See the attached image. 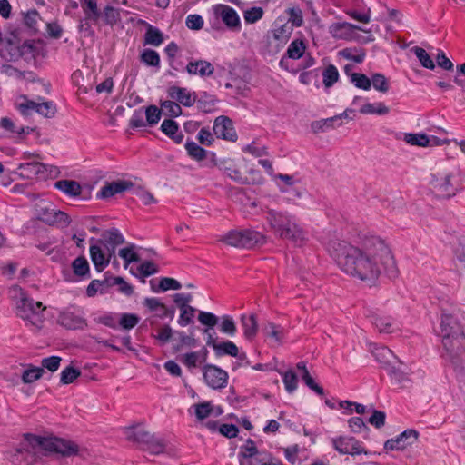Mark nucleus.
<instances>
[{
    "label": "nucleus",
    "mask_w": 465,
    "mask_h": 465,
    "mask_svg": "<svg viewBox=\"0 0 465 465\" xmlns=\"http://www.w3.org/2000/svg\"><path fill=\"white\" fill-rule=\"evenodd\" d=\"M327 251L338 267L346 274L373 283L380 276L381 267L390 276L398 273L391 250L381 238L372 236L362 250L347 241L333 239Z\"/></svg>",
    "instance_id": "1"
},
{
    "label": "nucleus",
    "mask_w": 465,
    "mask_h": 465,
    "mask_svg": "<svg viewBox=\"0 0 465 465\" xmlns=\"http://www.w3.org/2000/svg\"><path fill=\"white\" fill-rule=\"evenodd\" d=\"M464 312L458 305L441 308L440 333L444 349L442 357L458 369L465 356Z\"/></svg>",
    "instance_id": "2"
},
{
    "label": "nucleus",
    "mask_w": 465,
    "mask_h": 465,
    "mask_svg": "<svg viewBox=\"0 0 465 465\" xmlns=\"http://www.w3.org/2000/svg\"><path fill=\"white\" fill-rule=\"evenodd\" d=\"M23 29L12 24L0 29V57L7 62L23 59L26 63L35 62L39 55V49L35 40H23Z\"/></svg>",
    "instance_id": "3"
},
{
    "label": "nucleus",
    "mask_w": 465,
    "mask_h": 465,
    "mask_svg": "<svg viewBox=\"0 0 465 465\" xmlns=\"http://www.w3.org/2000/svg\"><path fill=\"white\" fill-rule=\"evenodd\" d=\"M25 441L15 450L16 454H30L31 450L40 449L50 453H57L63 457H73L79 454L80 448L74 441L55 436L43 437L33 433L23 435Z\"/></svg>",
    "instance_id": "4"
},
{
    "label": "nucleus",
    "mask_w": 465,
    "mask_h": 465,
    "mask_svg": "<svg viewBox=\"0 0 465 465\" xmlns=\"http://www.w3.org/2000/svg\"><path fill=\"white\" fill-rule=\"evenodd\" d=\"M266 220L273 232L284 240L292 241L297 245L307 240L306 231L297 223L296 218L286 212L269 210Z\"/></svg>",
    "instance_id": "5"
},
{
    "label": "nucleus",
    "mask_w": 465,
    "mask_h": 465,
    "mask_svg": "<svg viewBox=\"0 0 465 465\" xmlns=\"http://www.w3.org/2000/svg\"><path fill=\"white\" fill-rule=\"evenodd\" d=\"M198 321L204 326L203 333L206 335V345L213 349L216 357L228 355L238 358L241 361L247 358L244 352L239 354L237 345L232 341L227 340L217 342V336L213 328L219 322L218 316L213 312L201 311L198 314Z\"/></svg>",
    "instance_id": "6"
},
{
    "label": "nucleus",
    "mask_w": 465,
    "mask_h": 465,
    "mask_svg": "<svg viewBox=\"0 0 465 465\" xmlns=\"http://www.w3.org/2000/svg\"><path fill=\"white\" fill-rule=\"evenodd\" d=\"M430 184L437 196L450 199L463 189L460 174L458 172L431 174Z\"/></svg>",
    "instance_id": "7"
},
{
    "label": "nucleus",
    "mask_w": 465,
    "mask_h": 465,
    "mask_svg": "<svg viewBox=\"0 0 465 465\" xmlns=\"http://www.w3.org/2000/svg\"><path fill=\"white\" fill-rule=\"evenodd\" d=\"M221 242L236 248L252 249L264 244L266 237L252 229L231 230L222 237Z\"/></svg>",
    "instance_id": "8"
},
{
    "label": "nucleus",
    "mask_w": 465,
    "mask_h": 465,
    "mask_svg": "<svg viewBox=\"0 0 465 465\" xmlns=\"http://www.w3.org/2000/svg\"><path fill=\"white\" fill-rule=\"evenodd\" d=\"M45 306L41 302H35L27 293L20 289V298L16 302V315L25 321H28L35 327H41L44 322L43 312Z\"/></svg>",
    "instance_id": "9"
},
{
    "label": "nucleus",
    "mask_w": 465,
    "mask_h": 465,
    "mask_svg": "<svg viewBox=\"0 0 465 465\" xmlns=\"http://www.w3.org/2000/svg\"><path fill=\"white\" fill-rule=\"evenodd\" d=\"M126 439L129 441L137 443L141 449L151 454L159 455L164 452L166 442L163 438L144 430H135L134 427L127 429Z\"/></svg>",
    "instance_id": "10"
},
{
    "label": "nucleus",
    "mask_w": 465,
    "mask_h": 465,
    "mask_svg": "<svg viewBox=\"0 0 465 465\" xmlns=\"http://www.w3.org/2000/svg\"><path fill=\"white\" fill-rule=\"evenodd\" d=\"M333 449L340 454H349L351 456L365 454L369 451L362 447L361 443L354 437L350 436H338L331 439Z\"/></svg>",
    "instance_id": "11"
},
{
    "label": "nucleus",
    "mask_w": 465,
    "mask_h": 465,
    "mask_svg": "<svg viewBox=\"0 0 465 465\" xmlns=\"http://www.w3.org/2000/svg\"><path fill=\"white\" fill-rule=\"evenodd\" d=\"M203 376L206 384L214 390H221L227 386L228 373L222 368L206 363L203 368Z\"/></svg>",
    "instance_id": "12"
},
{
    "label": "nucleus",
    "mask_w": 465,
    "mask_h": 465,
    "mask_svg": "<svg viewBox=\"0 0 465 465\" xmlns=\"http://www.w3.org/2000/svg\"><path fill=\"white\" fill-rule=\"evenodd\" d=\"M213 15L220 18L229 30L232 32L240 31V16L232 7L223 4H217L213 6Z\"/></svg>",
    "instance_id": "13"
},
{
    "label": "nucleus",
    "mask_w": 465,
    "mask_h": 465,
    "mask_svg": "<svg viewBox=\"0 0 465 465\" xmlns=\"http://www.w3.org/2000/svg\"><path fill=\"white\" fill-rule=\"evenodd\" d=\"M306 51V44L303 39H294L288 46L285 54L281 58L279 65L282 69H284L292 74H297L299 69L291 68L289 59L298 60L303 56Z\"/></svg>",
    "instance_id": "14"
},
{
    "label": "nucleus",
    "mask_w": 465,
    "mask_h": 465,
    "mask_svg": "<svg viewBox=\"0 0 465 465\" xmlns=\"http://www.w3.org/2000/svg\"><path fill=\"white\" fill-rule=\"evenodd\" d=\"M419 438V432L414 429H407L395 438L387 440L384 442L386 450H403L414 444Z\"/></svg>",
    "instance_id": "15"
},
{
    "label": "nucleus",
    "mask_w": 465,
    "mask_h": 465,
    "mask_svg": "<svg viewBox=\"0 0 465 465\" xmlns=\"http://www.w3.org/2000/svg\"><path fill=\"white\" fill-rule=\"evenodd\" d=\"M213 130L218 139L236 142L238 138L232 119L225 115L215 118Z\"/></svg>",
    "instance_id": "16"
},
{
    "label": "nucleus",
    "mask_w": 465,
    "mask_h": 465,
    "mask_svg": "<svg viewBox=\"0 0 465 465\" xmlns=\"http://www.w3.org/2000/svg\"><path fill=\"white\" fill-rule=\"evenodd\" d=\"M134 183L127 180H117L111 183H106L100 192L97 193V198L106 199L115 195L116 193H123L129 189H132Z\"/></svg>",
    "instance_id": "17"
},
{
    "label": "nucleus",
    "mask_w": 465,
    "mask_h": 465,
    "mask_svg": "<svg viewBox=\"0 0 465 465\" xmlns=\"http://www.w3.org/2000/svg\"><path fill=\"white\" fill-rule=\"evenodd\" d=\"M212 161L214 163L215 165L219 167L220 170L223 172L224 174H226L228 177H230L232 180L240 183L242 184H246L248 182L246 181V178L244 179L242 176V173L240 170L237 168L234 162L231 159L223 160L219 163L215 161V153H211Z\"/></svg>",
    "instance_id": "18"
},
{
    "label": "nucleus",
    "mask_w": 465,
    "mask_h": 465,
    "mask_svg": "<svg viewBox=\"0 0 465 465\" xmlns=\"http://www.w3.org/2000/svg\"><path fill=\"white\" fill-rule=\"evenodd\" d=\"M167 94L169 97L176 99L180 104H182L185 107H191L196 102V93L187 92V90L183 87H179L175 85L170 86L167 89Z\"/></svg>",
    "instance_id": "19"
},
{
    "label": "nucleus",
    "mask_w": 465,
    "mask_h": 465,
    "mask_svg": "<svg viewBox=\"0 0 465 465\" xmlns=\"http://www.w3.org/2000/svg\"><path fill=\"white\" fill-rule=\"evenodd\" d=\"M104 276V280L91 281V282L86 288V295L88 297H94L97 294L98 289L100 290V293H106L108 292V289L114 286L113 279L114 278V276H113L110 272H106Z\"/></svg>",
    "instance_id": "20"
},
{
    "label": "nucleus",
    "mask_w": 465,
    "mask_h": 465,
    "mask_svg": "<svg viewBox=\"0 0 465 465\" xmlns=\"http://www.w3.org/2000/svg\"><path fill=\"white\" fill-rule=\"evenodd\" d=\"M343 114H346V112L332 117L312 121L311 123L312 132L313 134L324 133L330 129H333L336 125L341 126Z\"/></svg>",
    "instance_id": "21"
},
{
    "label": "nucleus",
    "mask_w": 465,
    "mask_h": 465,
    "mask_svg": "<svg viewBox=\"0 0 465 465\" xmlns=\"http://www.w3.org/2000/svg\"><path fill=\"white\" fill-rule=\"evenodd\" d=\"M352 29L362 31V32H366V33H370V31L365 30V29H363L362 27H361L359 25H355L353 24L347 23V22L333 23L329 27V32H330V34L334 38L345 39V38H347L350 35V34H351Z\"/></svg>",
    "instance_id": "22"
},
{
    "label": "nucleus",
    "mask_w": 465,
    "mask_h": 465,
    "mask_svg": "<svg viewBox=\"0 0 465 465\" xmlns=\"http://www.w3.org/2000/svg\"><path fill=\"white\" fill-rule=\"evenodd\" d=\"M270 453L265 450H260L255 445L250 447H240L238 459L240 465H251L252 459L260 457H268Z\"/></svg>",
    "instance_id": "23"
},
{
    "label": "nucleus",
    "mask_w": 465,
    "mask_h": 465,
    "mask_svg": "<svg viewBox=\"0 0 465 465\" xmlns=\"http://www.w3.org/2000/svg\"><path fill=\"white\" fill-rule=\"evenodd\" d=\"M160 130L175 143L180 144L183 140V134L179 131V124L173 119H164Z\"/></svg>",
    "instance_id": "24"
},
{
    "label": "nucleus",
    "mask_w": 465,
    "mask_h": 465,
    "mask_svg": "<svg viewBox=\"0 0 465 465\" xmlns=\"http://www.w3.org/2000/svg\"><path fill=\"white\" fill-rule=\"evenodd\" d=\"M190 334H186L184 331H174V335L178 336V342L173 344V352L177 353L183 351L184 348H194L198 344V341L193 335V328L189 330Z\"/></svg>",
    "instance_id": "25"
},
{
    "label": "nucleus",
    "mask_w": 465,
    "mask_h": 465,
    "mask_svg": "<svg viewBox=\"0 0 465 465\" xmlns=\"http://www.w3.org/2000/svg\"><path fill=\"white\" fill-rule=\"evenodd\" d=\"M59 323L68 330L82 329L85 324L84 319L75 315L71 312H64L60 313L58 317Z\"/></svg>",
    "instance_id": "26"
},
{
    "label": "nucleus",
    "mask_w": 465,
    "mask_h": 465,
    "mask_svg": "<svg viewBox=\"0 0 465 465\" xmlns=\"http://www.w3.org/2000/svg\"><path fill=\"white\" fill-rule=\"evenodd\" d=\"M54 187L70 197H77L82 193L81 184L74 180H59L55 182Z\"/></svg>",
    "instance_id": "27"
},
{
    "label": "nucleus",
    "mask_w": 465,
    "mask_h": 465,
    "mask_svg": "<svg viewBox=\"0 0 465 465\" xmlns=\"http://www.w3.org/2000/svg\"><path fill=\"white\" fill-rule=\"evenodd\" d=\"M90 256L92 262L98 272H103L109 264V258L105 257L101 247L97 244H92L90 246Z\"/></svg>",
    "instance_id": "28"
},
{
    "label": "nucleus",
    "mask_w": 465,
    "mask_h": 465,
    "mask_svg": "<svg viewBox=\"0 0 465 465\" xmlns=\"http://www.w3.org/2000/svg\"><path fill=\"white\" fill-rule=\"evenodd\" d=\"M217 102L218 99L214 95L210 94L207 92H202L200 94V97H196L195 103L197 104V108L199 111L204 114H210L215 110Z\"/></svg>",
    "instance_id": "29"
},
{
    "label": "nucleus",
    "mask_w": 465,
    "mask_h": 465,
    "mask_svg": "<svg viewBox=\"0 0 465 465\" xmlns=\"http://www.w3.org/2000/svg\"><path fill=\"white\" fill-rule=\"evenodd\" d=\"M241 322L244 337L249 341H252L258 332V322L255 314H251L250 316L242 315Z\"/></svg>",
    "instance_id": "30"
},
{
    "label": "nucleus",
    "mask_w": 465,
    "mask_h": 465,
    "mask_svg": "<svg viewBox=\"0 0 465 465\" xmlns=\"http://www.w3.org/2000/svg\"><path fill=\"white\" fill-rule=\"evenodd\" d=\"M150 286L153 292H162L168 290H180L182 288L180 282L170 277L161 278L158 285L154 283L153 280H151Z\"/></svg>",
    "instance_id": "31"
},
{
    "label": "nucleus",
    "mask_w": 465,
    "mask_h": 465,
    "mask_svg": "<svg viewBox=\"0 0 465 465\" xmlns=\"http://www.w3.org/2000/svg\"><path fill=\"white\" fill-rule=\"evenodd\" d=\"M54 212L55 209L52 203L38 204L35 208L36 218L48 225L55 224V220H54Z\"/></svg>",
    "instance_id": "32"
},
{
    "label": "nucleus",
    "mask_w": 465,
    "mask_h": 465,
    "mask_svg": "<svg viewBox=\"0 0 465 465\" xmlns=\"http://www.w3.org/2000/svg\"><path fill=\"white\" fill-rule=\"evenodd\" d=\"M72 269L74 275L80 279H89L91 277L90 266L84 256H79L74 259L72 262Z\"/></svg>",
    "instance_id": "33"
},
{
    "label": "nucleus",
    "mask_w": 465,
    "mask_h": 465,
    "mask_svg": "<svg viewBox=\"0 0 465 465\" xmlns=\"http://www.w3.org/2000/svg\"><path fill=\"white\" fill-rule=\"evenodd\" d=\"M84 16L91 19L93 24H97L101 17V11L98 9L96 0H80Z\"/></svg>",
    "instance_id": "34"
},
{
    "label": "nucleus",
    "mask_w": 465,
    "mask_h": 465,
    "mask_svg": "<svg viewBox=\"0 0 465 465\" xmlns=\"http://www.w3.org/2000/svg\"><path fill=\"white\" fill-rule=\"evenodd\" d=\"M184 147L188 156L197 162L204 160L208 154V152L203 147L190 139H187Z\"/></svg>",
    "instance_id": "35"
},
{
    "label": "nucleus",
    "mask_w": 465,
    "mask_h": 465,
    "mask_svg": "<svg viewBox=\"0 0 465 465\" xmlns=\"http://www.w3.org/2000/svg\"><path fill=\"white\" fill-rule=\"evenodd\" d=\"M164 40L163 32L152 25H147V30L144 34V44L153 46H159Z\"/></svg>",
    "instance_id": "36"
},
{
    "label": "nucleus",
    "mask_w": 465,
    "mask_h": 465,
    "mask_svg": "<svg viewBox=\"0 0 465 465\" xmlns=\"http://www.w3.org/2000/svg\"><path fill=\"white\" fill-rule=\"evenodd\" d=\"M388 375L395 384L401 388L407 387L411 383V379L408 374L395 366H390L388 369Z\"/></svg>",
    "instance_id": "37"
},
{
    "label": "nucleus",
    "mask_w": 465,
    "mask_h": 465,
    "mask_svg": "<svg viewBox=\"0 0 465 465\" xmlns=\"http://www.w3.org/2000/svg\"><path fill=\"white\" fill-rule=\"evenodd\" d=\"M359 112L362 114L386 115L389 114L390 108L381 102L367 103L360 108Z\"/></svg>",
    "instance_id": "38"
},
{
    "label": "nucleus",
    "mask_w": 465,
    "mask_h": 465,
    "mask_svg": "<svg viewBox=\"0 0 465 465\" xmlns=\"http://www.w3.org/2000/svg\"><path fill=\"white\" fill-rule=\"evenodd\" d=\"M23 24L31 31V35L38 32L37 22L40 15L36 9H31L27 12H22Z\"/></svg>",
    "instance_id": "39"
},
{
    "label": "nucleus",
    "mask_w": 465,
    "mask_h": 465,
    "mask_svg": "<svg viewBox=\"0 0 465 465\" xmlns=\"http://www.w3.org/2000/svg\"><path fill=\"white\" fill-rule=\"evenodd\" d=\"M372 355L375 357L376 361L381 364L382 368L387 370L391 366L390 359L393 356V352L388 347H376L372 351Z\"/></svg>",
    "instance_id": "40"
},
{
    "label": "nucleus",
    "mask_w": 465,
    "mask_h": 465,
    "mask_svg": "<svg viewBox=\"0 0 465 465\" xmlns=\"http://www.w3.org/2000/svg\"><path fill=\"white\" fill-rule=\"evenodd\" d=\"M339 72L335 65L329 64L322 71L323 84L326 88L331 87L339 80Z\"/></svg>",
    "instance_id": "41"
},
{
    "label": "nucleus",
    "mask_w": 465,
    "mask_h": 465,
    "mask_svg": "<svg viewBox=\"0 0 465 465\" xmlns=\"http://www.w3.org/2000/svg\"><path fill=\"white\" fill-rule=\"evenodd\" d=\"M411 51L417 56L420 63L424 68L433 70L435 68V64L430 54L421 47L414 46L411 49Z\"/></svg>",
    "instance_id": "42"
},
{
    "label": "nucleus",
    "mask_w": 465,
    "mask_h": 465,
    "mask_svg": "<svg viewBox=\"0 0 465 465\" xmlns=\"http://www.w3.org/2000/svg\"><path fill=\"white\" fill-rule=\"evenodd\" d=\"M340 54L344 58L351 60L356 64H361L366 56V52L363 48H344L340 52Z\"/></svg>",
    "instance_id": "43"
},
{
    "label": "nucleus",
    "mask_w": 465,
    "mask_h": 465,
    "mask_svg": "<svg viewBox=\"0 0 465 465\" xmlns=\"http://www.w3.org/2000/svg\"><path fill=\"white\" fill-rule=\"evenodd\" d=\"M140 60L148 66L160 67V55L155 50L144 49L140 55Z\"/></svg>",
    "instance_id": "44"
},
{
    "label": "nucleus",
    "mask_w": 465,
    "mask_h": 465,
    "mask_svg": "<svg viewBox=\"0 0 465 465\" xmlns=\"http://www.w3.org/2000/svg\"><path fill=\"white\" fill-rule=\"evenodd\" d=\"M44 372L45 371L43 368L30 364L29 368L24 371L22 374V381L24 383H32L35 381L39 380L43 376Z\"/></svg>",
    "instance_id": "45"
},
{
    "label": "nucleus",
    "mask_w": 465,
    "mask_h": 465,
    "mask_svg": "<svg viewBox=\"0 0 465 465\" xmlns=\"http://www.w3.org/2000/svg\"><path fill=\"white\" fill-rule=\"evenodd\" d=\"M104 242L109 245H120L124 242V238L116 228H112L103 233Z\"/></svg>",
    "instance_id": "46"
},
{
    "label": "nucleus",
    "mask_w": 465,
    "mask_h": 465,
    "mask_svg": "<svg viewBox=\"0 0 465 465\" xmlns=\"http://www.w3.org/2000/svg\"><path fill=\"white\" fill-rule=\"evenodd\" d=\"M121 21L120 10L111 5L104 8V22L108 25H115Z\"/></svg>",
    "instance_id": "47"
},
{
    "label": "nucleus",
    "mask_w": 465,
    "mask_h": 465,
    "mask_svg": "<svg viewBox=\"0 0 465 465\" xmlns=\"http://www.w3.org/2000/svg\"><path fill=\"white\" fill-rule=\"evenodd\" d=\"M80 375L81 371L79 369L69 365L62 371L60 382L64 385L73 383Z\"/></svg>",
    "instance_id": "48"
},
{
    "label": "nucleus",
    "mask_w": 465,
    "mask_h": 465,
    "mask_svg": "<svg viewBox=\"0 0 465 465\" xmlns=\"http://www.w3.org/2000/svg\"><path fill=\"white\" fill-rule=\"evenodd\" d=\"M140 322V317L135 313H123L119 319V325L124 330H131L134 328Z\"/></svg>",
    "instance_id": "49"
},
{
    "label": "nucleus",
    "mask_w": 465,
    "mask_h": 465,
    "mask_svg": "<svg viewBox=\"0 0 465 465\" xmlns=\"http://www.w3.org/2000/svg\"><path fill=\"white\" fill-rule=\"evenodd\" d=\"M282 381L285 386V390L289 393H292L298 386V377L292 370H288L282 373Z\"/></svg>",
    "instance_id": "50"
},
{
    "label": "nucleus",
    "mask_w": 465,
    "mask_h": 465,
    "mask_svg": "<svg viewBox=\"0 0 465 465\" xmlns=\"http://www.w3.org/2000/svg\"><path fill=\"white\" fill-rule=\"evenodd\" d=\"M404 140L411 145L426 147L430 144V137L425 134H407Z\"/></svg>",
    "instance_id": "51"
},
{
    "label": "nucleus",
    "mask_w": 465,
    "mask_h": 465,
    "mask_svg": "<svg viewBox=\"0 0 465 465\" xmlns=\"http://www.w3.org/2000/svg\"><path fill=\"white\" fill-rule=\"evenodd\" d=\"M147 125L153 126L159 123L162 116V110L156 105H149L144 108Z\"/></svg>",
    "instance_id": "52"
},
{
    "label": "nucleus",
    "mask_w": 465,
    "mask_h": 465,
    "mask_svg": "<svg viewBox=\"0 0 465 465\" xmlns=\"http://www.w3.org/2000/svg\"><path fill=\"white\" fill-rule=\"evenodd\" d=\"M292 30V26H290L287 24L282 25L272 31L273 38L278 40L282 45H284L288 42Z\"/></svg>",
    "instance_id": "53"
},
{
    "label": "nucleus",
    "mask_w": 465,
    "mask_h": 465,
    "mask_svg": "<svg viewBox=\"0 0 465 465\" xmlns=\"http://www.w3.org/2000/svg\"><path fill=\"white\" fill-rule=\"evenodd\" d=\"M371 82L374 89L379 92L387 93L390 89V84L388 79L385 77L384 74L381 73H376L372 74Z\"/></svg>",
    "instance_id": "54"
},
{
    "label": "nucleus",
    "mask_w": 465,
    "mask_h": 465,
    "mask_svg": "<svg viewBox=\"0 0 465 465\" xmlns=\"http://www.w3.org/2000/svg\"><path fill=\"white\" fill-rule=\"evenodd\" d=\"M263 333L270 338L274 339L276 342L279 344L282 343V331L281 330L280 326L273 323V322H268L263 328H262Z\"/></svg>",
    "instance_id": "55"
},
{
    "label": "nucleus",
    "mask_w": 465,
    "mask_h": 465,
    "mask_svg": "<svg viewBox=\"0 0 465 465\" xmlns=\"http://www.w3.org/2000/svg\"><path fill=\"white\" fill-rule=\"evenodd\" d=\"M350 80L357 88L368 91L371 87V79L364 74L353 73Z\"/></svg>",
    "instance_id": "56"
},
{
    "label": "nucleus",
    "mask_w": 465,
    "mask_h": 465,
    "mask_svg": "<svg viewBox=\"0 0 465 465\" xmlns=\"http://www.w3.org/2000/svg\"><path fill=\"white\" fill-rule=\"evenodd\" d=\"M220 331L227 334L231 337L234 336L237 332V328L234 321L229 315H223L222 317V322L220 324Z\"/></svg>",
    "instance_id": "57"
},
{
    "label": "nucleus",
    "mask_w": 465,
    "mask_h": 465,
    "mask_svg": "<svg viewBox=\"0 0 465 465\" xmlns=\"http://www.w3.org/2000/svg\"><path fill=\"white\" fill-rule=\"evenodd\" d=\"M91 23H93L91 19H87L86 16H84L79 20L77 28L79 33L83 34L84 37L90 38L92 41H94L95 37V32L92 28Z\"/></svg>",
    "instance_id": "58"
},
{
    "label": "nucleus",
    "mask_w": 465,
    "mask_h": 465,
    "mask_svg": "<svg viewBox=\"0 0 465 465\" xmlns=\"http://www.w3.org/2000/svg\"><path fill=\"white\" fill-rule=\"evenodd\" d=\"M134 246L123 248L119 251V256L124 261L126 268L132 262H140V256L134 251Z\"/></svg>",
    "instance_id": "59"
},
{
    "label": "nucleus",
    "mask_w": 465,
    "mask_h": 465,
    "mask_svg": "<svg viewBox=\"0 0 465 465\" xmlns=\"http://www.w3.org/2000/svg\"><path fill=\"white\" fill-rule=\"evenodd\" d=\"M181 314L178 319V323L182 327H185L191 323H193V317L196 312V309L193 306H188L183 309H180Z\"/></svg>",
    "instance_id": "60"
},
{
    "label": "nucleus",
    "mask_w": 465,
    "mask_h": 465,
    "mask_svg": "<svg viewBox=\"0 0 465 465\" xmlns=\"http://www.w3.org/2000/svg\"><path fill=\"white\" fill-rule=\"evenodd\" d=\"M36 113L45 118H52L55 115L56 104L53 101L39 103Z\"/></svg>",
    "instance_id": "61"
},
{
    "label": "nucleus",
    "mask_w": 465,
    "mask_h": 465,
    "mask_svg": "<svg viewBox=\"0 0 465 465\" xmlns=\"http://www.w3.org/2000/svg\"><path fill=\"white\" fill-rule=\"evenodd\" d=\"M286 13L289 15V22L292 23L291 26L300 27L303 24V16L302 9L298 6L288 8Z\"/></svg>",
    "instance_id": "62"
},
{
    "label": "nucleus",
    "mask_w": 465,
    "mask_h": 465,
    "mask_svg": "<svg viewBox=\"0 0 465 465\" xmlns=\"http://www.w3.org/2000/svg\"><path fill=\"white\" fill-rule=\"evenodd\" d=\"M193 407L195 409V416L199 420H203L209 417L213 411V406L209 401L194 404Z\"/></svg>",
    "instance_id": "63"
},
{
    "label": "nucleus",
    "mask_w": 465,
    "mask_h": 465,
    "mask_svg": "<svg viewBox=\"0 0 465 465\" xmlns=\"http://www.w3.org/2000/svg\"><path fill=\"white\" fill-rule=\"evenodd\" d=\"M137 270L143 278H146L156 274L159 272V267L151 261H145L138 266Z\"/></svg>",
    "instance_id": "64"
}]
</instances>
